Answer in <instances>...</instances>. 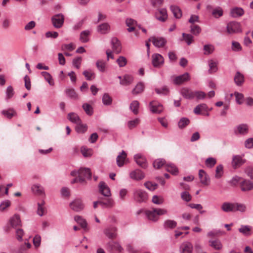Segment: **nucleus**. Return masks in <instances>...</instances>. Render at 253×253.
<instances>
[{
    "instance_id": "nucleus-1",
    "label": "nucleus",
    "mask_w": 253,
    "mask_h": 253,
    "mask_svg": "<svg viewBox=\"0 0 253 253\" xmlns=\"http://www.w3.org/2000/svg\"><path fill=\"white\" fill-rule=\"evenodd\" d=\"M134 200L139 203L146 202L148 199L147 193L141 189H135L133 192Z\"/></svg>"
},
{
    "instance_id": "nucleus-2",
    "label": "nucleus",
    "mask_w": 253,
    "mask_h": 253,
    "mask_svg": "<svg viewBox=\"0 0 253 253\" xmlns=\"http://www.w3.org/2000/svg\"><path fill=\"white\" fill-rule=\"evenodd\" d=\"M79 181L81 183L85 182V178L91 179V172L88 168H81L78 170Z\"/></svg>"
},
{
    "instance_id": "nucleus-3",
    "label": "nucleus",
    "mask_w": 253,
    "mask_h": 253,
    "mask_svg": "<svg viewBox=\"0 0 253 253\" xmlns=\"http://www.w3.org/2000/svg\"><path fill=\"white\" fill-rule=\"evenodd\" d=\"M226 28L228 33L230 34L241 32L242 31L240 23L236 21H232L228 23Z\"/></svg>"
},
{
    "instance_id": "nucleus-4",
    "label": "nucleus",
    "mask_w": 253,
    "mask_h": 253,
    "mask_svg": "<svg viewBox=\"0 0 253 253\" xmlns=\"http://www.w3.org/2000/svg\"><path fill=\"white\" fill-rule=\"evenodd\" d=\"M53 26L56 28H60L62 27L64 22V17L62 14H58L53 16L51 18Z\"/></svg>"
},
{
    "instance_id": "nucleus-5",
    "label": "nucleus",
    "mask_w": 253,
    "mask_h": 253,
    "mask_svg": "<svg viewBox=\"0 0 253 253\" xmlns=\"http://www.w3.org/2000/svg\"><path fill=\"white\" fill-rule=\"evenodd\" d=\"M152 63L155 68H159L164 63V59L162 55L159 53H155L152 55Z\"/></svg>"
},
{
    "instance_id": "nucleus-6",
    "label": "nucleus",
    "mask_w": 253,
    "mask_h": 253,
    "mask_svg": "<svg viewBox=\"0 0 253 253\" xmlns=\"http://www.w3.org/2000/svg\"><path fill=\"white\" fill-rule=\"evenodd\" d=\"M70 207L72 210L79 212L84 209V205L81 199H77L70 204Z\"/></svg>"
},
{
    "instance_id": "nucleus-7",
    "label": "nucleus",
    "mask_w": 253,
    "mask_h": 253,
    "mask_svg": "<svg viewBox=\"0 0 253 253\" xmlns=\"http://www.w3.org/2000/svg\"><path fill=\"white\" fill-rule=\"evenodd\" d=\"M149 41H151L154 45L157 47H163L167 43L166 39L163 37H152Z\"/></svg>"
},
{
    "instance_id": "nucleus-8",
    "label": "nucleus",
    "mask_w": 253,
    "mask_h": 253,
    "mask_svg": "<svg viewBox=\"0 0 253 253\" xmlns=\"http://www.w3.org/2000/svg\"><path fill=\"white\" fill-rule=\"evenodd\" d=\"M104 233L109 239H115L117 237V228L114 226L109 227L104 229Z\"/></svg>"
},
{
    "instance_id": "nucleus-9",
    "label": "nucleus",
    "mask_w": 253,
    "mask_h": 253,
    "mask_svg": "<svg viewBox=\"0 0 253 253\" xmlns=\"http://www.w3.org/2000/svg\"><path fill=\"white\" fill-rule=\"evenodd\" d=\"M99 191L103 196L109 197L111 195L110 188L103 181L99 183Z\"/></svg>"
},
{
    "instance_id": "nucleus-10",
    "label": "nucleus",
    "mask_w": 253,
    "mask_h": 253,
    "mask_svg": "<svg viewBox=\"0 0 253 253\" xmlns=\"http://www.w3.org/2000/svg\"><path fill=\"white\" fill-rule=\"evenodd\" d=\"M193 250V245L189 242L182 243L179 248L180 253H192Z\"/></svg>"
},
{
    "instance_id": "nucleus-11",
    "label": "nucleus",
    "mask_w": 253,
    "mask_h": 253,
    "mask_svg": "<svg viewBox=\"0 0 253 253\" xmlns=\"http://www.w3.org/2000/svg\"><path fill=\"white\" fill-rule=\"evenodd\" d=\"M190 80L189 74L185 73L183 75L176 77L173 80V83L176 85L181 84Z\"/></svg>"
},
{
    "instance_id": "nucleus-12",
    "label": "nucleus",
    "mask_w": 253,
    "mask_h": 253,
    "mask_svg": "<svg viewBox=\"0 0 253 253\" xmlns=\"http://www.w3.org/2000/svg\"><path fill=\"white\" fill-rule=\"evenodd\" d=\"M111 43L112 46L113 50L115 53L118 54L121 52L122 50L121 43L118 38L116 37L112 38Z\"/></svg>"
},
{
    "instance_id": "nucleus-13",
    "label": "nucleus",
    "mask_w": 253,
    "mask_h": 253,
    "mask_svg": "<svg viewBox=\"0 0 253 253\" xmlns=\"http://www.w3.org/2000/svg\"><path fill=\"white\" fill-rule=\"evenodd\" d=\"M156 18L160 21L165 22L168 18L166 9L162 8L158 10L155 13Z\"/></svg>"
},
{
    "instance_id": "nucleus-14",
    "label": "nucleus",
    "mask_w": 253,
    "mask_h": 253,
    "mask_svg": "<svg viewBox=\"0 0 253 253\" xmlns=\"http://www.w3.org/2000/svg\"><path fill=\"white\" fill-rule=\"evenodd\" d=\"M240 187L243 192L252 190L253 189V182L249 180H243L240 182Z\"/></svg>"
},
{
    "instance_id": "nucleus-15",
    "label": "nucleus",
    "mask_w": 253,
    "mask_h": 253,
    "mask_svg": "<svg viewBox=\"0 0 253 253\" xmlns=\"http://www.w3.org/2000/svg\"><path fill=\"white\" fill-rule=\"evenodd\" d=\"M150 109L153 113L160 114L163 111V108L161 104L152 101L149 104Z\"/></svg>"
},
{
    "instance_id": "nucleus-16",
    "label": "nucleus",
    "mask_w": 253,
    "mask_h": 253,
    "mask_svg": "<svg viewBox=\"0 0 253 253\" xmlns=\"http://www.w3.org/2000/svg\"><path fill=\"white\" fill-rule=\"evenodd\" d=\"M199 176L200 179L201 183L205 185H209L210 184V179L206 173V172L203 169H200L199 171Z\"/></svg>"
},
{
    "instance_id": "nucleus-17",
    "label": "nucleus",
    "mask_w": 253,
    "mask_h": 253,
    "mask_svg": "<svg viewBox=\"0 0 253 253\" xmlns=\"http://www.w3.org/2000/svg\"><path fill=\"white\" fill-rule=\"evenodd\" d=\"M221 210L226 212H235L234 203L224 202L221 206Z\"/></svg>"
},
{
    "instance_id": "nucleus-18",
    "label": "nucleus",
    "mask_w": 253,
    "mask_h": 253,
    "mask_svg": "<svg viewBox=\"0 0 253 253\" xmlns=\"http://www.w3.org/2000/svg\"><path fill=\"white\" fill-rule=\"evenodd\" d=\"M107 249L109 250H115L119 252H121L123 250V248L118 243L113 241L109 242L107 244Z\"/></svg>"
},
{
    "instance_id": "nucleus-19",
    "label": "nucleus",
    "mask_w": 253,
    "mask_h": 253,
    "mask_svg": "<svg viewBox=\"0 0 253 253\" xmlns=\"http://www.w3.org/2000/svg\"><path fill=\"white\" fill-rule=\"evenodd\" d=\"M145 214L148 218L153 221H156L159 219V216L155 209H153L152 211H145Z\"/></svg>"
},
{
    "instance_id": "nucleus-20",
    "label": "nucleus",
    "mask_w": 253,
    "mask_h": 253,
    "mask_svg": "<svg viewBox=\"0 0 253 253\" xmlns=\"http://www.w3.org/2000/svg\"><path fill=\"white\" fill-rule=\"evenodd\" d=\"M134 159L138 165L142 168H146L147 167V164L146 163L145 159L142 157L140 154H136L134 156Z\"/></svg>"
},
{
    "instance_id": "nucleus-21",
    "label": "nucleus",
    "mask_w": 253,
    "mask_h": 253,
    "mask_svg": "<svg viewBox=\"0 0 253 253\" xmlns=\"http://www.w3.org/2000/svg\"><path fill=\"white\" fill-rule=\"evenodd\" d=\"M99 200V205H101L103 208H112L114 205V201L111 198L100 199Z\"/></svg>"
},
{
    "instance_id": "nucleus-22",
    "label": "nucleus",
    "mask_w": 253,
    "mask_h": 253,
    "mask_svg": "<svg viewBox=\"0 0 253 253\" xmlns=\"http://www.w3.org/2000/svg\"><path fill=\"white\" fill-rule=\"evenodd\" d=\"M194 91L187 88H183L181 90V95L185 98L192 99L194 98Z\"/></svg>"
},
{
    "instance_id": "nucleus-23",
    "label": "nucleus",
    "mask_w": 253,
    "mask_h": 253,
    "mask_svg": "<svg viewBox=\"0 0 253 253\" xmlns=\"http://www.w3.org/2000/svg\"><path fill=\"white\" fill-rule=\"evenodd\" d=\"M245 163L244 160L241 157L239 156H236L233 157L232 162V166L234 169H236Z\"/></svg>"
},
{
    "instance_id": "nucleus-24",
    "label": "nucleus",
    "mask_w": 253,
    "mask_h": 253,
    "mask_svg": "<svg viewBox=\"0 0 253 253\" xmlns=\"http://www.w3.org/2000/svg\"><path fill=\"white\" fill-rule=\"evenodd\" d=\"M130 177L135 180H141L144 177V174L140 170L136 169L130 173Z\"/></svg>"
},
{
    "instance_id": "nucleus-25",
    "label": "nucleus",
    "mask_w": 253,
    "mask_h": 253,
    "mask_svg": "<svg viewBox=\"0 0 253 253\" xmlns=\"http://www.w3.org/2000/svg\"><path fill=\"white\" fill-rule=\"evenodd\" d=\"M133 82V78L129 75H125L120 81V84L123 85H129Z\"/></svg>"
},
{
    "instance_id": "nucleus-26",
    "label": "nucleus",
    "mask_w": 253,
    "mask_h": 253,
    "mask_svg": "<svg viewBox=\"0 0 253 253\" xmlns=\"http://www.w3.org/2000/svg\"><path fill=\"white\" fill-rule=\"evenodd\" d=\"M209 243L210 246L216 250H221L223 248V246L221 241L218 239L210 240Z\"/></svg>"
},
{
    "instance_id": "nucleus-27",
    "label": "nucleus",
    "mask_w": 253,
    "mask_h": 253,
    "mask_svg": "<svg viewBox=\"0 0 253 253\" xmlns=\"http://www.w3.org/2000/svg\"><path fill=\"white\" fill-rule=\"evenodd\" d=\"M170 9L172 12L174 16L177 18L179 19L182 16V11L180 8L175 5H171L170 6Z\"/></svg>"
},
{
    "instance_id": "nucleus-28",
    "label": "nucleus",
    "mask_w": 253,
    "mask_h": 253,
    "mask_svg": "<svg viewBox=\"0 0 253 253\" xmlns=\"http://www.w3.org/2000/svg\"><path fill=\"white\" fill-rule=\"evenodd\" d=\"M10 223L13 228H16L17 226H21V222L19 215L15 214L10 218Z\"/></svg>"
},
{
    "instance_id": "nucleus-29",
    "label": "nucleus",
    "mask_w": 253,
    "mask_h": 253,
    "mask_svg": "<svg viewBox=\"0 0 253 253\" xmlns=\"http://www.w3.org/2000/svg\"><path fill=\"white\" fill-rule=\"evenodd\" d=\"M126 153L124 151H122L118 156L117 158V163L119 167H121L124 165L125 160L126 158Z\"/></svg>"
},
{
    "instance_id": "nucleus-30",
    "label": "nucleus",
    "mask_w": 253,
    "mask_h": 253,
    "mask_svg": "<svg viewBox=\"0 0 253 253\" xmlns=\"http://www.w3.org/2000/svg\"><path fill=\"white\" fill-rule=\"evenodd\" d=\"M248 126L246 124H241L237 126V129L235 130L236 134H245L248 133Z\"/></svg>"
},
{
    "instance_id": "nucleus-31",
    "label": "nucleus",
    "mask_w": 253,
    "mask_h": 253,
    "mask_svg": "<svg viewBox=\"0 0 253 253\" xmlns=\"http://www.w3.org/2000/svg\"><path fill=\"white\" fill-rule=\"evenodd\" d=\"M244 13V10L240 7L233 8L230 12V15L233 17H238L243 15Z\"/></svg>"
},
{
    "instance_id": "nucleus-32",
    "label": "nucleus",
    "mask_w": 253,
    "mask_h": 253,
    "mask_svg": "<svg viewBox=\"0 0 253 253\" xmlns=\"http://www.w3.org/2000/svg\"><path fill=\"white\" fill-rule=\"evenodd\" d=\"M166 169L167 171L171 173L173 175H177L178 173L177 168L173 164L166 165Z\"/></svg>"
},
{
    "instance_id": "nucleus-33",
    "label": "nucleus",
    "mask_w": 253,
    "mask_h": 253,
    "mask_svg": "<svg viewBox=\"0 0 253 253\" xmlns=\"http://www.w3.org/2000/svg\"><path fill=\"white\" fill-rule=\"evenodd\" d=\"M110 30V25L107 23H102L97 27V31L101 34H106Z\"/></svg>"
},
{
    "instance_id": "nucleus-34",
    "label": "nucleus",
    "mask_w": 253,
    "mask_h": 253,
    "mask_svg": "<svg viewBox=\"0 0 253 253\" xmlns=\"http://www.w3.org/2000/svg\"><path fill=\"white\" fill-rule=\"evenodd\" d=\"M234 79L236 84L238 86L242 85L244 82V77L239 72L236 73Z\"/></svg>"
},
{
    "instance_id": "nucleus-35",
    "label": "nucleus",
    "mask_w": 253,
    "mask_h": 253,
    "mask_svg": "<svg viewBox=\"0 0 253 253\" xmlns=\"http://www.w3.org/2000/svg\"><path fill=\"white\" fill-rule=\"evenodd\" d=\"M68 119L72 123L76 124L81 123L79 116L75 113H70L68 114Z\"/></svg>"
},
{
    "instance_id": "nucleus-36",
    "label": "nucleus",
    "mask_w": 253,
    "mask_h": 253,
    "mask_svg": "<svg viewBox=\"0 0 253 253\" xmlns=\"http://www.w3.org/2000/svg\"><path fill=\"white\" fill-rule=\"evenodd\" d=\"M33 192L38 195H42L44 194V189L40 184H36L32 187Z\"/></svg>"
},
{
    "instance_id": "nucleus-37",
    "label": "nucleus",
    "mask_w": 253,
    "mask_h": 253,
    "mask_svg": "<svg viewBox=\"0 0 253 253\" xmlns=\"http://www.w3.org/2000/svg\"><path fill=\"white\" fill-rule=\"evenodd\" d=\"M139 103L137 100L133 101L130 104L129 108L134 114L137 115L139 111Z\"/></svg>"
},
{
    "instance_id": "nucleus-38",
    "label": "nucleus",
    "mask_w": 253,
    "mask_h": 253,
    "mask_svg": "<svg viewBox=\"0 0 253 253\" xmlns=\"http://www.w3.org/2000/svg\"><path fill=\"white\" fill-rule=\"evenodd\" d=\"M1 113L8 119H11L17 115L16 111L13 109L2 110Z\"/></svg>"
},
{
    "instance_id": "nucleus-39",
    "label": "nucleus",
    "mask_w": 253,
    "mask_h": 253,
    "mask_svg": "<svg viewBox=\"0 0 253 253\" xmlns=\"http://www.w3.org/2000/svg\"><path fill=\"white\" fill-rule=\"evenodd\" d=\"M177 223L174 220L168 219L164 223V227L165 228L173 229L176 226Z\"/></svg>"
},
{
    "instance_id": "nucleus-40",
    "label": "nucleus",
    "mask_w": 253,
    "mask_h": 253,
    "mask_svg": "<svg viewBox=\"0 0 253 253\" xmlns=\"http://www.w3.org/2000/svg\"><path fill=\"white\" fill-rule=\"evenodd\" d=\"M81 151L82 155L84 157H88L92 156L93 154V151L92 149L87 148L85 146H83L81 147Z\"/></svg>"
},
{
    "instance_id": "nucleus-41",
    "label": "nucleus",
    "mask_w": 253,
    "mask_h": 253,
    "mask_svg": "<svg viewBox=\"0 0 253 253\" xmlns=\"http://www.w3.org/2000/svg\"><path fill=\"white\" fill-rule=\"evenodd\" d=\"M144 85L142 83H139L136 84L135 88L132 90V93L136 95L141 93L144 90Z\"/></svg>"
},
{
    "instance_id": "nucleus-42",
    "label": "nucleus",
    "mask_w": 253,
    "mask_h": 253,
    "mask_svg": "<svg viewBox=\"0 0 253 253\" xmlns=\"http://www.w3.org/2000/svg\"><path fill=\"white\" fill-rule=\"evenodd\" d=\"M235 212L237 211H240L241 212H245L247 210V207L246 205L244 204H241L238 203H235Z\"/></svg>"
},
{
    "instance_id": "nucleus-43",
    "label": "nucleus",
    "mask_w": 253,
    "mask_h": 253,
    "mask_svg": "<svg viewBox=\"0 0 253 253\" xmlns=\"http://www.w3.org/2000/svg\"><path fill=\"white\" fill-rule=\"evenodd\" d=\"M153 167L157 169L161 168L164 166H166V161L163 159H158L153 162Z\"/></svg>"
},
{
    "instance_id": "nucleus-44",
    "label": "nucleus",
    "mask_w": 253,
    "mask_h": 253,
    "mask_svg": "<svg viewBox=\"0 0 253 253\" xmlns=\"http://www.w3.org/2000/svg\"><path fill=\"white\" fill-rule=\"evenodd\" d=\"M209 65L210 67V69L209 70V72L210 73H212L216 72L217 71V63L213 61L212 60H210L209 61Z\"/></svg>"
},
{
    "instance_id": "nucleus-45",
    "label": "nucleus",
    "mask_w": 253,
    "mask_h": 253,
    "mask_svg": "<svg viewBox=\"0 0 253 253\" xmlns=\"http://www.w3.org/2000/svg\"><path fill=\"white\" fill-rule=\"evenodd\" d=\"M251 228L248 225H242L239 229V231L243 234L248 236L251 235Z\"/></svg>"
},
{
    "instance_id": "nucleus-46",
    "label": "nucleus",
    "mask_w": 253,
    "mask_h": 253,
    "mask_svg": "<svg viewBox=\"0 0 253 253\" xmlns=\"http://www.w3.org/2000/svg\"><path fill=\"white\" fill-rule=\"evenodd\" d=\"M190 123V120L187 118H182L178 123V127L180 128L185 127Z\"/></svg>"
},
{
    "instance_id": "nucleus-47",
    "label": "nucleus",
    "mask_w": 253,
    "mask_h": 253,
    "mask_svg": "<svg viewBox=\"0 0 253 253\" xmlns=\"http://www.w3.org/2000/svg\"><path fill=\"white\" fill-rule=\"evenodd\" d=\"M203 49L205 51L204 53L205 55H209L211 54L214 50V46L211 44L205 45Z\"/></svg>"
},
{
    "instance_id": "nucleus-48",
    "label": "nucleus",
    "mask_w": 253,
    "mask_h": 253,
    "mask_svg": "<svg viewBox=\"0 0 253 253\" xmlns=\"http://www.w3.org/2000/svg\"><path fill=\"white\" fill-rule=\"evenodd\" d=\"M102 102L105 105H110L112 104V99L108 93H104L102 96Z\"/></svg>"
},
{
    "instance_id": "nucleus-49",
    "label": "nucleus",
    "mask_w": 253,
    "mask_h": 253,
    "mask_svg": "<svg viewBox=\"0 0 253 253\" xmlns=\"http://www.w3.org/2000/svg\"><path fill=\"white\" fill-rule=\"evenodd\" d=\"M223 173V167L222 165H218L215 169V177L217 179L221 177Z\"/></svg>"
},
{
    "instance_id": "nucleus-50",
    "label": "nucleus",
    "mask_w": 253,
    "mask_h": 253,
    "mask_svg": "<svg viewBox=\"0 0 253 253\" xmlns=\"http://www.w3.org/2000/svg\"><path fill=\"white\" fill-rule=\"evenodd\" d=\"M87 129L86 125L82 124L81 122L77 124L76 130L78 133H84Z\"/></svg>"
},
{
    "instance_id": "nucleus-51",
    "label": "nucleus",
    "mask_w": 253,
    "mask_h": 253,
    "mask_svg": "<svg viewBox=\"0 0 253 253\" xmlns=\"http://www.w3.org/2000/svg\"><path fill=\"white\" fill-rule=\"evenodd\" d=\"M190 32L195 36L198 35L201 32V28L197 25H191L190 26Z\"/></svg>"
},
{
    "instance_id": "nucleus-52",
    "label": "nucleus",
    "mask_w": 253,
    "mask_h": 253,
    "mask_svg": "<svg viewBox=\"0 0 253 253\" xmlns=\"http://www.w3.org/2000/svg\"><path fill=\"white\" fill-rule=\"evenodd\" d=\"M65 92L66 95L72 99H77L78 98V95L73 89H67Z\"/></svg>"
},
{
    "instance_id": "nucleus-53",
    "label": "nucleus",
    "mask_w": 253,
    "mask_h": 253,
    "mask_svg": "<svg viewBox=\"0 0 253 253\" xmlns=\"http://www.w3.org/2000/svg\"><path fill=\"white\" fill-rule=\"evenodd\" d=\"M96 65L97 69L101 72H104L105 71L106 63L102 60H98L96 63Z\"/></svg>"
},
{
    "instance_id": "nucleus-54",
    "label": "nucleus",
    "mask_w": 253,
    "mask_h": 253,
    "mask_svg": "<svg viewBox=\"0 0 253 253\" xmlns=\"http://www.w3.org/2000/svg\"><path fill=\"white\" fill-rule=\"evenodd\" d=\"M83 108L88 115L91 116L93 114V108L88 103H84L83 105Z\"/></svg>"
},
{
    "instance_id": "nucleus-55",
    "label": "nucleus",
    "mask_w": 253,
    "mask_h": 253,
    "mask_svg": "<svg viewBox=\"0 0 253 253\" xmlns=\"http://www.w3.org/2000/svg\"><path fill=\"white\" fill-rule=\"evenodd\" d=\"M216 163L215 159L210 157L206 159L205 161V165L208 168H212Z\"/></svg>"
},
{
    "instance_id": "nucleus-56",
    "label": "nucleus",
    "mask_w": 253,
    "mask_h": 253,
    "mask_svg": "<svg viewBox=\"0 0 253 253\" xmlns=\"http://www.w3.org/2000/svg\"><path fill=\"white\" fill-rule=\"evenodd\" d=\"M182 37L188 45L191 44L193 41L194 37L191 34L183 33Z\"/></svg>"
},
{
    "instance_id": "nucleus-57",
    "label": "nucleus",
    "mask_w": 253,
    "mask_h": 253,
    "mask_svg": "<svg viewBox=\"0 0 253 253\" xmlns=\"http://www.w3.org/2000/svg\"><path fill=\"white\" fill-rule=\"evenodd\" d=\"M140 120L139 119L136 118L133 120L129 121L127 123V126L130 129L135 127L139 123Z\"/></svg>"
},
{
    "instance_id": "nucleus-58",
    "label": "nucleus",
    "mask_w": 253,
    "mask_h": 253,
    "mask_svg": "<svg viewBox=\"0 0 253 253\" xmlns=\"http://www.w3.org/2000/svg\"><path fill=\"white\" fill-rule=\"evenodd\" d=\"M212 15L215 18L221 17L223 15V10L220 7H218L212 11Z\"/></svg>"
},
{
    "instance_id": "nucleus-59",
    "label": "nucleus",
    "mask_w": 253,
    "mask_h": 253,
    "mask_svg": "<svg viewBox=\"0 0 253 253\" xmlns=\"http://www.w3.org/2000/svg\"><path fill=\"white\" fill-rule=\"evenodd\" d=\"M42 76H44L45 80L48 83V84L50 85H54V82L52 81V77L49 73L46 72H42Z\"/></svg>"
},
{
    "instance_id": "nucleus-60",
    "label": "nucleus",
    "mask_w": 253,
    "mask_h": 253,
    "mask_svg": "<svg viewBox=\"0 0 253 253\" xmlns=\"http://www.w3.org/2000/svg\"><path fill=\"white\" fill-rule=\"evenodd\" d=\"M117 62L120 67H123L126 64L127 60L124 56H120L117 60Z\"/></svg>"
},
{
    "instance_id": "nucleus-61",
    "label": "nucleus",
    "mask_w": 253,
    "mask_h": 253,
    "mask_svg": "<svg viewBox=\"0 0 253 253\" xmlns=\"http://www.w3.org/2000/svg\"><path fill=\"white\" fill-rule=\"evenodd\" d=\"M89 34L88 31H84L80 34V40L83 42H86L88 41L87 36Z\"/></svg>"
},
{
    "instance_id": "nucleus-62",
    "label": "nucleus",
    "mask_w": 253,
    "mask_h": 253,
    "mask_svg": "<svg viewBox=\"0 0 253 253\" xmlns=\"http://www.w3.org/2000/svg\"><path fill=\"white\" fill-rule=\"evenodd\" d=\"M44 202L43 201H42L41 203H39L38 204V208L37 213L41 216H42L44 214V210L43 207V206L44 205Z\"/></svg>"
},
{
    "instance_id": "nucleus-63",
    "label": "nucleus",
    "mask_w": 253,
    "mask_h": 253,
    "mask_svg": "<svg viewBox=\"0 0 253 253\" xmlns=\"http://www.w3.org/2000/svg\"><path fill=\"white\" fill-rule=\"evenodd\" d=\"M82 57H77L74 58L73 60V66L76 68L77 69H79L80 68V65L82 62Z\"/></svg>"
},
{
    "instance_id": "nucleus-64",
    "label": "nucleus",
    "mask_w": 253,
    "mask_h": 253,
    "mask_svg": "<svg viewBox=\"0 0 253 253\" xmlns=\"http://www.w3.org/2000/svg\"><path fill=\"white\" fill-rule=\"evenodd\" d=\"M144 185L145 186L146 188L151 191H153L155 190L158 186V185L157 184L152 183L150 181L145 182L144 183Z\"/></svg>"
}]
</instances>
